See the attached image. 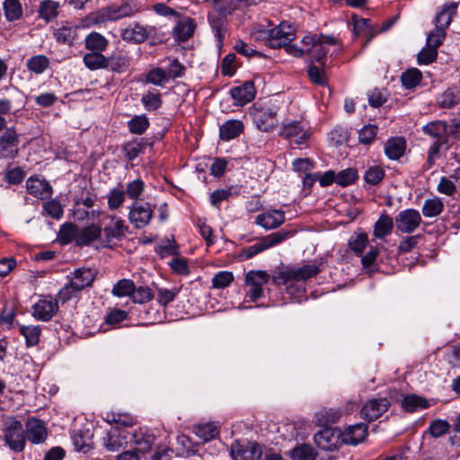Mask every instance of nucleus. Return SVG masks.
Masks as SVG:
<instances>
[{
  "mask_svg": "<svg viewBox=\"0 0 460 460\" xmlns=\"http://www.w3.org/2000/svg\"><path fill=\"white\" fill-rule=\"evenodd\" d=\"M243 131V123L239 119H229L219 127V137L224 141L237 137Z\"/></svg>",
  "mask_w": 460,
  "mask_h": 460,
  "instance_id": "nucleus-30",
  "label": "nucleus"
},
{
  "mask_svg": "<svg viewBox=\"0 0 460 460\" xmlns=\"http://www.w3.org/2000/svg\"><path fill=\"white\" fill-rule=\"evenodd\" d=\"M180 289L177 288H158L156 300L160 305L165 307L171 302H172L178 296Z\"/></svg>",
  "mask_w": 460,
  "mask_h": 460,
  "instance_id": "nucleus-58",
  "label": "nucleus"
},
{
  "mask_svg": "<svg viewBox=\"0 0 460 460\" xmlns=\"http://www.w3.org/2000/svg\"><path fill=\"white\" fill-rule=\"evenodd\" d=\"M4 440L9 447L15 452H22L25 447V436L22 422L11 419L4 430Z\"/></svg>",
  "mask_w": 460,
  "mask_h": 460,
  "instance_id": "nucleus-14",
  "label": "nucleus"
},
{
  "mask_svg": "<svg viewBox=\"0 0 460 460\" xmlns=\"http://www.w3.org/2000/svg\"><path fill=\"white\" fill-rule=\"evenodd\" d=\"M353 25L355 33L367 37V41H369L377 33L371 25L370 21L367 19H355Z\"/></svg>",
  "mask_w": 460,
  "mask_h": 460,
  "instance_id": "nucleus-50",
  "label": "nucleus"
},
{
  "mask_svg": "<svg viewBox=\"0 0 460 460\" xmlns=\"http://www.w3.org/2000/svg\"><path fill=\"white\" fill-rule=\"evenodd\" d=\"M196 23L191 18L186 17L180 20L173 29V37L178 41H186L195 31Z\"/></svg>",
  "mask_w": 460,
  "mask_h": 460,
  "instance_id": "nucleus-29",
  "label": "nucleus"
},
{
  "mask_svg": "<svg viewBox=\"0 0 460 460\" xmlns=\"http://www.w3.org/2000/svg\"><path fill=\"white\" fill-rule=\"evenodd\" d=\"M3 9L4 17L8 22L17 21L22 15V6L20 0H4Z\"/></svg>",
  "mask_w": 460,
  "mask_h": 460,
  "instance_id": "nucleus-39",
  "label": "nucleus"
},
{
  "mask_svg": "<svg viewBox=\"0 0 460 460\" xmlns=\"http://www.w3.org/2000/svg\"><path fill=\"white\" fill-rule=\"evenodd\" d=\"M314 440L323 450H332L336 445V435L331 429H323L314 435Z\"/></svg>",
  "mask_w": 460,
  "mask_h": 460,
  "instance_id": "nucleus-36",
  "label": "nucleus"
},
{
  "mask_svg": "<svg viewBox=\"0 0 460 460\" xmlns=\"http://www.w3.org/2000/svg\"><path fill=\"white\" fill-rule=\"evenodd\" d=\"M421 220V216L418 210L407 208L397 214L394 224L399 232L411 234L419 228Z\"/></svg>",
  "mask_w": 460,
  "mask_h": 460,
  "instance_id": "nucleus-13",
  "label": "nucleus"
},
{
  "mask_svg": "<svg viewBox=\"0 0 460 460\" xmlns=\"http://www.w3.org/2000/svg\"><path fill=\"white\" fill-rule=\"evenodd\" d=\"M126 194L124 190L112 189L107 195L108 208L111 210H116L119 208L125 201Z\"/></svg>",
  "mask_w": 460,
  "mask_h": 460,
  "instance_id": "nucleus-56",
  "label": "nucleus"
},
{
  "mask_svg": "<svg viewBox=\"0 0 460 460\" xmlns=\"http://www.w3.org/2000/svg\"><path fill=\"white\" fill-rule=\"evenodd\" d=\"M430 403L426 398L416 394L406 395L402 401V407L408 412L428 409Z\"/></svg>",
  "mask_w": 460,
  "mask_h": 460,
  "instance_id": "nucleus-35",
  "label": "nucleus"
},
{
  "mask_svg": "<svg viewBox=\"0 0 460 460\" xmlns=\"http://www.w3.org/2000/svg\"><path fill=\"white\" fill-rule=\"evenodd\" d=\"M83 61L84 66L93 71L98 69H106L110 66V60L101 52H89L84 55Z\"/></svg>",
  "mask_w": 460,
  "mask_h": 460,
  "instance_id": "nucleus-33",
  "label": "nucleus"
},
{
  "mask_svg": "<svg viewBox=\"0 0 460 460\" xmlns=\"http://www.w3.org/2000/svg\"><path fill=\"white\" fill-rule=\"evenodd\" d=\"M110 223L102 228L101 246L113 248L118 241H121L128 231L125 220L115 216H110Z\"/></svg>",
  "mask_w": 460,
  "mask_h": 460,
  "instance_id": "nucleus-7",
  "label": "nucleus"
},
{
  "mask_svg": "<svg viewBox=\"0 0 460 460\" xmlns=\"http://www.w3.org/2000/svg\"><path fill=\"white\" fill-rule=\"evenodd\" d=\"M141 11L139 3L136 0H127L119 4H111L90 13L84 19L87 27L100 26L108 22H115L123 18L132 17Z\"/></svg>",
  "mask_w": 460,
  "mask_h": 460,
  "instance_id": "nucleus-2",
  "label": "nucleus"
},
{
  "mask_svg": "<svg viewBox=\"0 0 460 460\" xmlns=\"http://www.w3.org/2000/svg\"><path fill=\"white\" fill-rule=\"evenodd\" d=\"M276 114V111L272 109L256 110L253 112V122L260 130L269 132L277 126Z\"/></svg>",
  "mask_w": 460,
  "mask_h": 460,
  "instance_id": "nucleus-20",
  "label": "nucleus"
},
{
  "mask_svg": "<svg viewBox=\"0 0 460 460\" xmlns=\"http://www.w3.org/2000/svg\"><path fill=\"white\" fill-rule=\"evenodd\" d=\"M358 172L354 168H347L336 173V183L341 187L353 184L358 179Z\"/></svg>",
  "mask_w": 460,
  "mask_h": 460,
  "instance_id": "nucleus-57",
  "label": "nucleus"
},
{
  "mask_svg": "<svg viewBox=\"0 0 460 460\" xmlns=\"http://www.w3.org/2000/svg\"><path fill=\"white\" fill-rule=\"evenodd\" d=\"M26 188L28 192L40 199H48L52 194V187L50 184L38 177H30L26 181Z\"/></svg>",
  "mask_w": 460,
  "mask_h": 460,
  "instance_id": "nucleus-24",
  "label": "nucleus"
},
{
  "mask_svg": "<svg viewBox=\"0 0 460 460\" xmlns=\"http://www.w3.org/2000/svg\"><path fill=\"white\" fill-rule=\"evenodd\" d=\"M195 433L204 441H209L219 434V427L215 423L199 424L195 427Z\"/></svg>",
  "mask_w": 460,
  "mask_h": 460,
  "instance_id": "nucleus-48",
  "label": "nucleus"
},
{
  "mask_svg": "<svg viewBox=\"0 0 460 460\" xmlns=\"http://www.w3.org/2000/svg\"><path fill=\"white\" fill-rule=\"evenodd\" d=\"M208 22L214 32L215 38L218 45H221L226 35L227 21L225 15L221 13H210Z\"/></svg>",
  "mask_w": 460,
  "mask_h": 460,
  "instance_id": "nucleus-28",
  "label": "nucleus"
},
{
  "mask_svg": "<svg viewBox=\"0 0 460 460\" xmlns=\"http://www.w3.org/2000/svg\"><path fill=\"white\" fill-rule=\"evenodd\" d=\"M394 228V221L388 214H382L374 225L373 234L376 238L383 239L389 235Z\"/></svg>",
  "mask_w": 460,
  "mask_h": 460,
  "instance_id": "nucleus-34",
  "label": "nucleus"
},
{
  "mask_svg": "<svg viewBox=\"0 0 460 460\" xmlns=\"http://www.w3.org/2000/svg\"><path fill=\"white\" fill-rule=\"evenodd\" d=\"M368 243L367 234H355L349 240V249L358 256H361Z\"/></svg>",
  "mask_w": 460,
  "mask_h": 460,
  "instance_id": "nucleus-49",
  "label": "nucleus"
},
{
  "mask_svg": "<svg viewBox=\"0 0 460 460\" xmlns=\"http://www.w3.org/2000/svg\"><path fill=\"white\" fill-rule=\"evenodd\" d=\"M285 222V213L281 210L273 209L261 213L256 217L255 223L269 230L274 229Z\"/></svg>",
  "mask_w": 460,
  "mask_h": 460,
  "instance_id": "nucleus-23",
  "label": "nucleus"
},
{
  "mask_svg": "<svg viewBox=\"0 0 460 460\" xmlns=\"http://www.w3.org/2000/svg\"><path fill=\"white\" fill-rule=\"evenodd\" d=\"M307 75L312 83L319 85H324L327 84V77L324 72V66H317L311 64L307 67Z\"/></svg>",
  "mask_w": 460,
  "mask_h": 460,
  "instance_id": "nucleus-59",
  "label": "nucleus"
},
{
  "mask_svg": "<svg viewBox=\"0 0 460 460\" xmlns=\"http://www.w3.org/2000/svg\"><path fill=\"white\" fill-rule=\"evenodd\" d=\"M141 102L146 111H155L162 106L161 93L156 90L147 91L143 94Z\"/></svg>",
  "mask_w": 460,
  "mask_h": 460,
  "instance_id": "nucleus-45",
  "label": "nucleus"
},
{
  "mask_svg": "<svg viewBox=\"0 0 460 460\" xmlns=\"http://www.w3.org/2000/svg\"><path fill=\"white\" fill-rule=\"evenodd\" d=\"M20 333L24 337L27 347H32L39 343L41 329L38 325H21Z\"/></svg>",
  "mask_w": 460,
  "mask_h": 460,
  "instance_id": "nucleus-42",
  "label": "nucleus"
},
{
  "mask_svg": "<svg viewBox=\"0 0 460 460\" xmlns=\"http://www.w3.org/2000/svg\"><path fill=\"white\" fill-rule=\"evenodd\" d=\"M279 136L288 140L290 145L302 146L306 145L310 133L301 121L287 120L281 125Z\"/></svg>",
  "mask_w": 460,
  "mask_h": 460,
  "instance_id": "nucleus-9",
  "label": "nucleus"
},
{
  "mask_svg": "<svg viewBox=\"0 0 460 460\" xmlns=\"http://www.w3.org/2000/svg\"><path fill=\"white\" fill-rule=\"evenodd\" d=\"M53 36L58 42L71 46L77 37V29L66 22L54 31Z\"/></svg>",
  "mask_w": 460,
  "mask_h": 460,
  "instance_id": "nucleus-32",
  "label": "nucleus"
},
{
  "mask_svg": "<svg viewBox=\"0 0 460 460\" xmlns=\"http://www.w3.org/2000/svg\"><path fill=\"white\" fill-rule=\"evenodd\" d=\"M49 58L44 55L33 56L26 61L28 70L36 75L44 73L49 68Z\"/></svg>",
  "mask_w": 460,
  "mask_h": 460,
  "instance_id": "nucleus-40",
  "label": "nucleus"
},
{
  "mask_svg": "<svg viewBox=\"0 0 460 460\" xmlns=\"http://www.w3.org/2000/svg\"><path fill=\"white\" fill-rule=\"evenodd\" d=\"M59 7V4L55 1L46 0L43 1L39 9L40 16L49 22L58 16V9Z\"/></svg>",
  "mask_w": 460,
  "mask_h": 460,
  "instance_id": "nucleus-51",
  "label": "nucleus"
},
{
  "mask_svg": "<svg viewBox=\"0 0 460 460\" xmlns=\"http://www.w3.org/2000/svg\"><path fill=\"white\" fill-rule=\"evenodd\" d=\"M97 276V271L91 268H78L68 276L66 284L58 294V300L63 304L76 296L84 288L92 287Z\"/></svg>",
  "mask_w": 460,
  "mask_h": 460,
  "instance_id": "nucleus-5",
  "label": "nucleus"
},
{
  "mask_svg": "<svg viewBox=\"0 0 460 460\" xmlns=\"http://www.w3.org/2000/svg\"><path fill=\"white\" fill-rule=\"evenodd\" d=\"M135 284L132 280L123 279L119 280L112 288L111 293L118 297L131 296Z\"/></svg>",
  "mask_w": 460,
  "mask_h": 460,
  "instance_id": "nucleus-53",
  "label": "nucleus"
},
{
  "mask_svg": "<svg viewBox=\"0 0 460 460\" xmlns=\"http://www.w3.org/2000/svg\"><path fill=\"white\" fill-rule=\"evenodd\" d=\"M321 271L317 261L304 265H288L280 269L272 278L277 286H285L287 292L295 297H301L305 292V282Z\"/></svg>",
  "mask_w": 460,
  "mask_h": 460,
  "instance_id": "nucleus-1",
  "label": "nucleus"
},
{
  "mask_svg": "<svg viewBox=\"0 0 460 460\" xmlns=\"http://www.w3.org/2000/svg\"><path fill=\"white\" fill-rule=\"evenodd\" d=\"M128 443H135L139 446L138 450L146 453L151 449L152 436H144L141 431L131 433L124 429L112 428L102 438L104 447L111 452L119 451Z\"/></svg>",
  "mask_w": 460,
  "mask_h": 460,
  "instance_id": "nucleus-4",
  "label": "nucleus"
},
{
  "mask_svg": "<svg viewBox=\"0 0 460 460\" xmlns=\"http://www.w3.org/2000/svg\"><path fill=\"white\" fill-rule=\"evenodd\" d=\"M156 29L153 26H144L137 22L128 23L121 30V39L128 43L140 44L155 34Z\"/></svg>",
  "mask_w": 460,
  "mask_h": 460,
  "instance_id": "nucleus-11",
  "label": "nucleus"
},
{
  "mask_svg": "<svg viewBox=\"0 0 460 460\" xmlns=\"http://www.w3.org/2000/svg\"><path fill=\"white\" fill-rule=\"evenodd\" d=\"M457 6L458 4L456 2L446 3L436 15L435 26L447 30L450 25L453 17L456 14Z\"/></svg>",
  "mask_w": 460,
  "mask_h": 460,
  "instance_id": "nucleus-25",
  "label": "nucleus"
},
{
  "mask_svg": "<svg viewBox=\"0 0 460 460\" xmlns=\"http://www.w3.org/2000/svg\"><path fill=\"white\" fill-rule=\"evenodd\" d=\"M385 170L378 165L368 167L364 173V180L371 185H377L385 177Z\"/></svg>",
  "mask_w": 460,
  "mask_h": 460,
  "instance_id": "nucleus-60",
  "label": "nucleus"
},
{
  "mask_svg": "<svg viewBox=\"0 0 460 460\" xmlns=\"http://www.w3.org/2000/svg\"><path fill=\"white\" fill-rule=\"evenodd\" d=\"M289 456L293 460H314L316 452L312 446L302 444L294 447Z\"/></svg>",
  "mask_w": 460,
  "mask_h": 460,
  "instance_id": "nucleus-44",
  "label": "nucleus"
},
{
  "mask_svg": "<svg viewBox=\"0 0 460 460\" xmlns=\"http://www.w3.org/2000/svg\"><path fill=\"white\" fill-rule=\"evenodd\" d=\"M422 132L432 140L428 150L427 162L424 164L426 169H429L449 149V129L446 122L436 120L424 125Z\"/></svg>",
  "mask_w": 460,
  "mask_h": 460,
  "instance_id": "nucleus-3",
  "label": "nucleus"
},
{
  "mask_svg": "<svg viewBox=\"0 0 460 460\" xmlns=\"http://www.w3.org/2000/svg\"><path fill=\"white\" fill-rule=\"evenodd\" d=\"M109 60V67H111V69L114 72L123 73L130 66V58L124 55L113 56Z\"/></svg>",
  "mask_w": 460,
  "mask_h": 460,
  "instance_id": "nucleus-64",
  "label": "nucleus"
},
{
  "mask_svg": "<svg viewBox=\"0 0 460 460\" xmlns=\"http://www.w3.org/2000/svg\"><path fill=\"white\" fill-rule=\"evenodd\" d=\"M270 48L279 49L286 46L295 38V29L287 22H282L274 28H270Z\"/></svg>",
  "mask_w": 460,
  "mask_h": 460,
  "instance_id": "nucleus-15",
  "label": "nucleus"
},
{
  "mask_svg": "<svg viewBox=\"0 0 460 460\" xmlns=\"http://www.w3.org/2000/svg\"><path fill=\"white\" fill-rule=\"evenodd\" d=\"M19 135L13 127L6 128L0 136V150L4 157H14L18 153Z\"/></svg>",
  "mask_w": 460,
  "mask_h": 460,
  "instance_id": "nucleus-17",
  "label": "nucleus"
},
{
  "mask_svg": "<svg viewBox=\"0 0 460 460\" xmlns=\"http://www.w3.org/2000/svg\"><path fill=\"white\" fill-rule=\"evenodd\" d=\"M168 81V75L161 67L152 68L146 75V83L152 84L155 86H164Z\"/></svg>",
  "mask_w": 460,
  "mask_h": 460,
  "instance_id": "nucleus-52",
  "label": "nucleus"
},
{
  "mask_svg": "<svg viewBox=\"0 0 460 460\" xmlns=\"http://www.w3.org/2000/svg\"><path fill=\"white\" fill-rule=\"evenodd\" d=\"M389 405L390 402L386 398L371 399L361 409L362 418L373 421L385 412Z\"/></svg>",
  "mask_w": 460,
  "mask_h": 460,
  "instance_id": "nucleus-18",
  "label": "nucleus"
},
{
  "mask_svg": "<svg viewBox=\"0 0 460 460\" xmlns=\"http://www.w3.org/2000/svg\"><path fill=\"white\" fill-rule=\"evenodd\" d=\"M131 133L141 135L149 127V121L146 115H136L128 122Z\"/></svg>",
  "mask_w": 460,
  "mask_h": 460,
  "instance_id": "nucleus-54",
  "label": "nucleus"
},
{
  "mask_svg": "<svg viewBox=\"0 0 460 460\" xmlns=\"http://www.w3.org/2000/svg\"><path fill=\"white\" fill-rule=\"evenodd\" d=\"M147 146V141L145 138L133 139L127 142L122 146V151L128 160H134L139 154L143 153Z\"/></svg>",
  "mask_w": 460,
  "mask_h": 460,
  "instance_id": "nucleus-38",
  "label": "nucleus"
},
{
  "mask_svg": "<svg viewBox=\"0 0 460 460\" xmlns=\"http://www.w3.org/2000/svg\"><path fill=\"white\" fill-rule=\"evenodd\" d=\"M155 297L152 289L148 287H134V291L132 292L131 298L134 303L144 304Z\"/></svg>",
  "mask_w": 460,
  "mask_h": 460,
  "instance_id": "nucleus-63",
  "label": "nucleus"
},
{
  "mask_svg": "<svg viewBox=\"0 0 460 460\" xmlns=\"http://www.w3.org/2000/svg\"><path fill=\"white\" fill-rule=\"evenodd\" d=\"M251 36L254 40L261 41L270 47L271 36L270 28L265 27L262 24H257L252 29Z\"/></svg>",
  "mask_w": 460,
  "mask_h": 460,
  "instance_id": "nucleus-62",
  "label": "nucleus"
},
{
  "mask_svg": "<svg viewBox=\"0 0 460 460\" xmlns=\"http://www.w3.org/2000/svg\"><path fill=\"white\" fill-rule=\"evenodd\" d=\"M422 79V74L418 68H410L401 75V82L404 88L413 89L418 86Z\"/></svg>",
  "mask_w": 460,
  "mask_h": 460,
  "instance_id": "nucleus-43",
  "label": "nucleus"
},
{
  "mask_svg": "<svg viewBox=\"0 0 460 460\" xmlns=\"http://www.w3.org/2000/svg\"><path fill=\"white\" fill-rule=\"evenodd\" d=\"M106 421L111 424H115V428L120 427L127 428L135 424V420L132 416L124 413H109L107 414Z\"/></svg>",
  "mask_w": 460,
  "mask_h": 460,
  "instance_id": "nucleus-55",
  "label": "nucleus"
},
{
  "mask_svg": "<svg viewBox=\"0 0 460 460\" xmlns=\"http://www.w3.org/2000/svg\"><path fill=\"white\" fill-rule=\"evenodd\" d=\"M58 238L61 244H68L73 241L77 243L78 227L73 223L64 224L59 229Z\"/></svg>",
  "mask_w": 460,
  "mask_h": 460,
  "instance_id": "nucleus-41",
  "label": "nucleus"
},
{
  "mask_svg": "<svg viewBox=\"0 0 460 460\" xmlns=\"http://www.w3.org/2000/svg\"><path fill=\"white\" fill-rule=\"evenodd\" d=\"M301 44L305 47L306 54L310 57L311 61L317 62L323 66H325L329 47L335 46L336 53L341 50V46L335 37L323 34L306 35L302 39Z\"/></svg>",
  "mask_w": 460,
  "mask_h": 460,
  "instance_id": "nucleus-6",
  "label": "nucleus"
},
{
  "mask_svg": "<svg viewBox=\"0 0 460 460\" xmlns=\"http://www.w3.org/2000/svg\"><path fill=\"white\" fill-rule=\"evenodd\" d=\"M47 429L44 422L36 418H31L26 422V438L32 444L43 443L47 438Z\"/></svg>",
  "mask_w": 460,
  "mask_h": 460,
  "instance_id": "nucleus-21",
  "label": "nucleus"
},
{
  "mask_svg": "<svg viewBox=\"0 0 460 460\" xmlns=\"http://www.w3.org/2000/svg\"><path fill=\"white\" fill-rule=\"evenodd\" d=\"M101 234L102 227L94 224L78 229L77 245L88 246L96 240L101 243Z\"/></svg>",
  "mask_w": 460,
  "mask_h": 460,
  "instance_id": "nucleus-27",
  "label": "nucleus"
},
{
  "mask_svg": "<svg viewBox=\"0 0 460 460\" xmlns=\"http://www.w3.org/2000/svg\"><path fill=\"white\" fill-rule=\"evenodd\" d=\"M270 275L265 270H250L245 276V283L250 288L247 296L255 302L263 296V286L270 280Z\"/></svg>",
  "mask_w": 460,
  "mask_h": 460,
  "instance_id": "nucleus-12",
  "label": "nucleus"
},
{
  "mask_svg": "<svg viewBox=\"0 0 460 460\" xmlns=\"http://www.w3.org/2000/svg\"><path fill=\"white\" fill-rule=\"evenodd\" d=\"M261 447L255 442H235L231 447L234 460H259L261 457Z\"/></svg>",
  "mask_w": 460,
  "mask_h": 460,
  "instance_id": "nucleus-16",
  "label": "nucleus"
},
{
  "mask_svg": "<svg viewBox=\"0 0 460 460\" xmlns=\"http://www.w3.org/2000/svg\"><path fill=\"white\" fill-rule=\"evenodd\" d=\"M230 93L235 105L243 106L253 100L256 92L253 83L246 81L242 85L232 88Z\"/></svg>",
  "mask_w": 460,
  "mask_h": 460,
  "instance_id": "nucleus-22",
  "label": "nucleus"
},
{
  "mask_svg": "<svg viewBox=\"0 0 460 460\" xmlns=\"http://www.w3.org/2000/svg\"><path fill=\"white\" fill-rule=\"evenodd\" d=\"M451 425L446 420L436 419L429 423L425 434L430 435L434 438H438L449 432Z\"/></svg>",
  "mask_w": 460,
  "mask_h": 460,
  "instance_id": "nucleus-47",
  "label": "nucleus"
},
{
  "mask_svg": "<svg viewBox=\"0 0 460 460\" xmlns=\"http://www.w3.org/2000/svg\"><path fill=\"white\" fill-rule=\"evenodd\" d=\"M58 310V305L56 300L47 298L40 299L33 305L32 315L39 321L47 322L54 316Z\"/></svg>",
  "mask_w": 460,
  "mask_h": 460,
  "instance_id": "nucleus-19",
  "label": "nucleus"
},
{
  "mask_svg": "<svg viewBox=\"0 0 460 460\" xmlns=\"http://www.w3.org/2000/svg\"><path fill=\"white\" fill-rule=\"evenodd\" d=\"M145 190V182L141 179L129 181L125 189V194L134 201H137Z\"/></svg>",
  "mask_w": 460,
  "mask_h": 460,
  "instance_id": "nucleus-61",
  "label": "nucleus"
},
{
  "mask_svg": "<svg viewBox=\"0 0 460 460\" xmlns=\"http://www.w3.org/2000/svg\"><path fill=\"white\" fill-rule=\"evenodd\" d=\"M444 204L439 198L429 199L424 201L422 214L426 217H434L442 213Z\"/></svg>",
  "mask_w": 460,
  "mask_h": 460,
  "instance_id": "nucleus-46",
  "label": "nucleus"
},
{
  "mask_svg": "<svg viewBox=\"0 0 460 460\" xmlns=\"http://www.w3.org/2000/svg\"><path fill=\"white\" fill-rule=\"evenodd\" d=\"M155 206L148 202L133 201L128 208V220L135 228H143L147 226L154 213Z\"/></svg>",
  "mask_w": 460,
  "mask_h": 460,
  "instance_id": "nucleus-10",
  "label": "nucleus"
},
{
  "mask_svg": "<svg viewBox=\"0 0 460 460\" xmlns=\"http://www.w3.org/2000/svg\"><path fill=\"white\" fill-rule=\"evenodd\" d=\"M109 45L108 40L99 32H91L85 38V49L91 52H102Z\"/></svg>",
  "mask_w": 460,
  "mask_h": 460,
  "instance_id": "nucleus-37",
  "label": "nucleus"
},
{
  "mask_svg": "<svg viewBox=\"0 0 460 460\" xmlns=\"http://www.w3.org/2000/svg\"><path fill=\"white\" fill-rule=\"evenodd\" d=\"M292 235L293 232L287 230H280L272 233L262 238L261 242L243 249L240 252V258L242 260L251 259L255 255L259 254L260 252L265 251L266 249H269L282 243L283 241H285L286 239Z\"/></svg>",
  "mask_w": 460,
  "mask_h": 460,
  "instance_id": "nucleus-8",
  "label": "nucleus"
},
{
  "mask_svg": "<svg viewBox=\"0 0 460 460\" xmlns=\"http://www.w3.org/2000/svg\"><path fill=\"white\" fill-rule=\"evenodd\" d=\"M367 435V426L362 423L349 426L341 434L342 441L349 445H357L363 441Z\"/></svg>",
  "mask_w": 460,
  "mask_h": 460,
  "instance_id": "nucleus-26",
  "label": "nucleus"
},
{
  "mask_svg": "<svg viewBox=\"0 0 460 460\" xmlns=\"http://www.w3.org/2000/svg\"><path fill=\"white\" fill-rule=\"evenodd\" d=\"M406 149V141L402 137L389 138L385 146V154L391 160L401 158Z\"/></svg>",
  "mask_w": 460,
  "mask_h": 460,
  "instance_id": "nucleus-31",
  "label": "nucleus"
}]
</instances>
